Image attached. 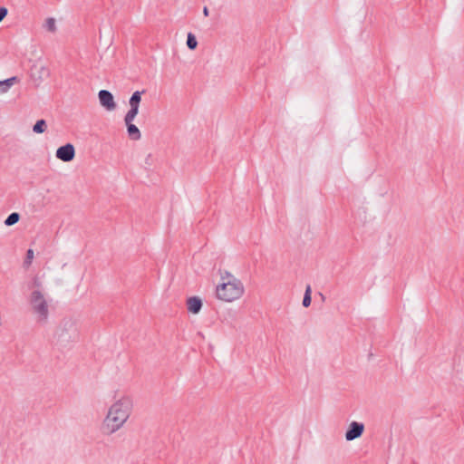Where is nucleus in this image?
Wrapping results in <instances>:
<instances>
[{"instance_id": "1", "label": "nucleus", "mask_w": 464, "mask_h": 464, "mask_svg": "<svg viewBox=\"0 0 464 464\" xmlns=\"http://www.w3.org/2000/svg\"><path fill=\"white\" fill-rule=\"evenodd\" d=\"M132 406V400L130 397H122L115 401L103 420L102 432L110 435L119 430L129 419Z\"/></svg>"}, {"instance_id": "2", "label": "nucleus", "mask_w": 464, "mask_h": 464, "mask_svg": "<svg viewBox=\"0 0 464 464\" xmlns=\"http://www.w3.org/2000/svg\"><path fill=\"white\" fill-rule=\"evenodd\" d=\"M244 294V285L239 279L220 283L216 288L217 297L225 302L239 299Z\"/></svg>"}, {"instance_id": "3", "label": "nucleus", "mask_w": 464, "mask_h": 464, "mask_svg": "<svg viewBox=\"0 0 464 464\" xmlns=\"http://www.w3.org/2000/svg\"><path fill=\"white\" fill-rule=\"evenodd\" d=\"M32 313L39 324H46L49 317V304L40 290H34L29 296Z\"/></svg>"}, {"instance_id": "4", "label": "nucleus", "mask_w": 464, "mask_h": 464, "mask_svg": "<svg viewBox=\"0 0 464 464\" xmlns=\"http://www.w3.org/2000/svg\"><path fill=\"white\" fill-rule=\"evenodd\" d=\"M55 156L63 162H70L75 157V149L72 143H66L56 150Z\"/></svg>"}, {"instance_id": "5", "label": "nucleus", "mask_w": 464, "mask_h": 464, "mask_svg": "<svg viewBox=\"0 0 464 464\" xmlns=\"http://www.w3.org/2000/svg\"><path fill=\"white\" fill-rule=\"evenodd\" d=\"M364 431V424L358 421H352L345 432V439L348 441H352L360 438Z\"/></svg>"}, {"instance_id": "6", "label": "nucleus", "mask_w": 464, "mask_h": 464, "mask_svg": "<svg viewBox=\"0 0 464 464\" xmlns=\"http://www.w3.org/2000/svg\"><path fill=\"white\" fill-rule=\"evenodd\" d=\"M98 98L101 105L107 111H111L115 110L116 103L112 93L107 90H101L98 93Z\"/></svg>"}, {"instance_id": "7", "label": "nucleus", "mask_w": 464, "mask_h": 464, "mask_svg": "<svg viewBox=\"0 0 464 464\" xmlns=\"http://www.w3.org/2000/svg\"><path fill=\"white\" fill-rule=\"evenodd\" d=\"M187 305L188 312L197 314L202 308V300L198 296H191L187 300Z\"/></svg>"}, {"instance_id": "8", "label": "nucleus", "mask_w": 464, "mask_h": 464, "mask_svg": "<svg viewBox=\"0 0 464 464\" xmlns=\"http://www.w3.org/2000/svg\"><path fill=\"white\" fill-rule=\"evenodd\" d=\"M126 127H127V132L130 140H138L140 139L141 134L139 130V128L132 123V120H124Z\"/></svg>"}, {"instance_id": "9", "label": "nucleus", "mask_w": 464, "mask_h": 464, "mask_svg": "<svg viewBox=\"0 0 464 464\" xmlns=\"http://www.w3.org/2000/svg\"><path fill=\"white\" fill-rule=\"evenodd\" d=\"M32 72L33 76L41 81L44 78H47L50 74L49 70L44 65H34L32 68Z\"/></svg>"}, {"instance_id": "10", "label": "nucleus", "mask_w": 464, "mask_h": 464, "mask_svg": "<svg viewBox=\"0 0 464 464\" xmlns=\"http://www.w3.org/2000/svg\"><path fill=\"white\" fill-rule=\"evenodd\" d=\"M47 129V123L44 120H38L33 126V131L38 134L44 133Z\"/></svg>"}, {"instance_id": "11", "label": "nucleus", "mask_w": 464, "mask_h": 464, "mask_svg": "<svg viewBox=\"0 0 464 464\" xmlns=\"http://www.w3.org/2000/svg\"><path fill=\"white\" fill-rule=\"evenodd\" d=\"M20 214L17 212L11 213L5 220V225L6 227H11L14 224H16L20 220Z\"/></svg>"}, {"instance_id": "12", "label": "nucleus", "mask_w": 464, "mask_h": 464, "mask_svg": "<svg viewBox=\"0 0 464 464\" xmlns=\"http://www.w3.org/2000/svg\"><path fill=\"white\" fill-rule=\"evenodd\" d=\"M144 92H145L144 90L134 92L129 100V104H134V105L140 106V103L141 101V94Z\"/></svg>"}, {"instance_id": "13", "label": "nucleus", "mask_w": 464, "mask_h": 464, "mask_svg": "<svg viewBox=\"0 0 464 464\" xmlns=\"http://www.w3.org/2000/svg\"><path fill=\"white\" fill-rule=\"evenodd\" d=\"M130 108L128 111V112L126 113V115L124 117V120H132V121H134V119L136 118V116L139 113L140 106H137V105H134V104H130Z\"/></svg>"}, {"instance_id": "14", "label": "nucleus", "mask_w": 464, "mask_h": 464, "mask_svg": "<svg viewBox=\"0 0 464 464\" xmlns=\"http://www.w3.org/2000/svg\"><path fill=\"white\" fill-rule=\"evenodd\" d=\"M19 82V78L17 76H13L4 81H0V85H4L5 89L9 91V89L16 82Z\"/></svg>"}, {"instance_id": "15", "label": "nucleus", "mask_w": 464, "mask_h": 464, "mask_svg": "<svg viewBox=\"0 0 464 464\" xmlns=\"http://www.w3.org/2000/svg\"><path fill=\"white\" fill-rule=\"evenodd\" d=\"M19 82V78L17 76H13L4 81H0V85H4L5 89L9 91V89L16 82Z\"/></svg>"}, {"instance_id": "16", "label": "nucleus", "mask_w": 464, "mask_h": 464, "mask_svg": "<svg viewBox=\"0 0 464 464\" xmlns=\"http://www.w3.org/2000/svg\"><path fill=\"white\" fill-rule=\"evenodd\" d=\"M187 46L189 50H195L198 46L196 36L192 33H188L187 36Z\"/></svg>"}, {"instance_id": "17", "label": "nucleus", "mask_w": 464, "mask_h": 464, "mask_svg": "<svg viewBox=\"0 0 464 464\" xmlns=\"http://www.w3.org/2000/svg\"><path fill=\"white\" fill-rule=\"evenodd\" d=\"M312 289L310 285H306L305 292L303 298V305L304 307H308L311 304L312 297H311Z\"/></svg>"}, {"instance_id": "18", "label": "nucleus", "mask_w": 464, "mask_h": 464, "mask_svg": "<svg viewBox=\"0 0 464 464\" xmlns=\"http://www.w3.org/2000/svg\"><path fill=\"white\" fill-rule=\"evenodd\" d=\"M44 27L51 33H54L56 31V24L55 19L53 17H49L45 20Z\"/></svg>"}, {"instance_id": "19", "label": "nucleus", "mask_w": 464, "mask_h": 464, "mask_svg": "<svg viewBox=\"0 0 464 464\" xmlns=\"http://www.w3.org/2000/svg\"><path fill=\"white\" fill-rule=\"evenodd\" d=\"M221 276V283H225L227 281H233V279H237L231 273L227 271H224L220 274Z\"/></svg>"}, {"instance_id": "20", "label": "nucleus", "mask_w": 464, "mask_h": 464, "mask_svg": "<svg viewBox=\"0 0 464 464\" xmlns=\"http://www.w3.org/2000/svg\"><path fill=\"white\" fill-rule=\"evenodd\" d=\"M33 258H34V251H33V249H28L26 252V257L24 260V264L29 266L31 264Z\"/></svg>"}, {"instance_id": "21", "label": "nucleus", "mask_w": 464, "mask_h": 464, "mask_svg": "<svg viewBox=\"0 0 464 464\" xmlns=\"http://www.w3.org/2000/svg\"><path fill=\"white\" fill-rule=\"evenodd\" d=\"M8 10L6 7H0V23L4 20V18L7 15Z\"/></svg>"}, {"instance_id": "22", "label": "nucleus", "mask_w": 464, "mask_h": 464, "mask_svg": "<svg viewBox=\"0 0 464 464\" xmlns=\"http://www.w3.org/2000/svg\"><path fill=\"white\" fill-rule=\"evenodd\" d=\"M203 14L207 17L209 14L208 8L207 6L203 7Z\"/></svg>"}, {"instance_id": "23", "label": "nucleus", "mask_w": 464, "mask_h": 464, "mask_svg": "<svg viewBox=\"0 0 464 464\" xmlns=\"http://www.w3.org/2000/svg\"><path fill=\"white\" fill-rule=\"evenodd\" d=\"M7 90L5 89L4 85H0V93H5Z\"/></svg>"}, {"instance_id": "24", "label": "nucleus", "mask_w": 464, "mask_h": 464, "mask_svg": "<svg viewBox=\"0 0 464 464\" xmlns=\"http://www.w3.org/2000/svg\"><path fill=\"white\" fill-rule=\"evenodd\" d=\"M150 158H151V155H150V154H149V155L147 156V158H146V160H145L146 164H149V165L150 164Z\"/></svg>"}, {"instance_id": "25", "label": "nucleus", "mask_w": 464, "mask_h": 464, "mask_svg": "<svg viewBox=\"0 0 464 464\" xmlns=\"http://www.w3.org/2000/svg\"><path fill=\"white\" fill-rule=\"evenodd\" d=\"M34 285H37V286H39L41 284L38 282V280H37V279H35V280H34Z\"/></svg>"}]
</instances>
